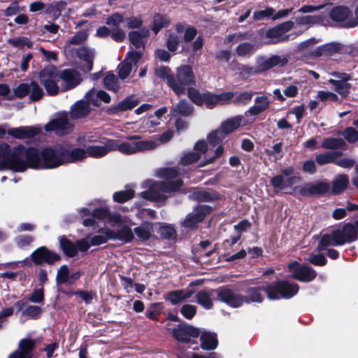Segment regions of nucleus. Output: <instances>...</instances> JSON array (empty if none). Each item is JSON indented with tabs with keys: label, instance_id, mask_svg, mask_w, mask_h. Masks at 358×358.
<instances>
[{
	"label": "nucleus",
	"instance_id": "nucleus-49",
	"mask_svg": "<svg viewBox=\"0 0 358 358\" xmlns=\"http://www.w3.org/2000/svg\"><path fill=\"white\" fill-rule=\"evenodd\" d=\"M138 103V101L132 96L127 97V99L120 101L116 106V110L120 111L131 110Z\"/></svg>",
	"mask_w": 358,
	"mask_h": 358
},
{
	"label": "nucleus",
	"instance_id": "nucleus-34",
	"mask_svg": "<svg viewBox=\"0 0 358 358\" xmlns=\"http://www.w3.org/2000/svg\"><path fill=\"white\" fill-rule=\"evenodd\" d=\"M299 180V177L285 178L284 175L274 176L271 180L273 187L278 190L291 187Z\"/></svg>",
	"mask_w": 358,
	"mask_h": 358
},
{
	"label": "nucleus",
	"instance_id": "nucleus-40",
	"mask_svg": "<svg viewBox=\"0 0 358 358\" xmlns=\"http://www.w3.org/2000/svg\"><path fill=\"white\" fill-rule=\"evenodd\" d=\"M106 220L112 227H121L122 224H132L131 220L128 217H122L117 213L109 212Z\"/></svg>",
	"mask_w": 358,
	"mask_h": 358
},
{
	"label": "nucleus",
	"instance_id": "nucleus-21",
	"mask_svg": "<svg viewBox=\"0 0 358 358\" xmlns=\"http://www.w3.org/2000/svg\"><path fill=\"white\" fill-rule=\"evenodd\" d=\"M41 132V128L39 126H22L12 128L8 131V134L17 139L31 138Z\"/></svg>",
	"mask_w": 358,
	"mask_h": 358
},
{
	"label": "nucleus",
	"instance_id": "nucleus-56",
	"mask_svg": "<svg viewBox=\"0 0 358 358\" xmlns=\"http://www.w3.org/2000/svg\"><path fill=\"white\" fill-rule=\"evenodd\" d=\"M254 94V92H244L240 93L236 96L234 102L244 105L248 104L251 101Z\"/></svg>",
	"mask_w": 358,
	"mask_h": 358
},
{
	"label": "nucleus",
	"instance_id": "nucleus-16",
	"mask_svg": "<svg viewBox=\"0 0 358 358\" xmlns=\"http://www.w3.org/2000/svg\"><path fill=\"white\" fill-rule=\"evenodd\" d=\"M351 16L350 10L346 6H336L329 12V17L343 27H354L355 25Z\"/></svg>",
	"mask_w": 358,
	"mask_h": 358
},
{
	"label": "nucleus",
	"instance_id": "nucleus-42",
	"mask_svg": "<svg viewBox=\"0 0 358 358\" xmlns=\"http://www.w3.org/2000/svg\"><path fill=\"white\" fill-rule=\"evenodd\" d=\"M348 185V178L345 175H340L337 176L333 182L332 192L334 194H339L346 189Z\"/></svg>",
	"mask_w": 358,
	"mask_h": 358
},
{
	"label": "nucleus",
	"instance_id": "nucleus-46",
	"mask_svg": "<svg viewBox=\"0 0 358 358\" xmlns=\"http://www.w3.org/2000/svg\"><path fill=\"white\" fill-rule=\"evenodd\" d=\"M104 85L106 89L113 92H117L120 86L117 77L111 73H108L103 79Z\"/></svg>",
	"mask_w": 358,
	"mask_h": 358
},
{
	"label": "nucleus",
	"instance_id": "nucleus-27",
	"mask_svg": "<svg viewBox=\"0 0 358 358\" xmlns=\"http://www.w3.org/2000/svg\"><path fill=\"white\" fill-rule=\"evenodd\" d=\"M342 45L337 43H331L317 48L312 52L314 57H330L341 52Z\"/></svg>",
	"mask_w": 358,
	"mask_h": 358
},
{
	"label": "nucleus",
	"instance_id": "nucleus-31",
	"mask_svg": "<svg viewBox=\"0 0 358 358\" xmlns=\"http://www.w3.org/2000/svg\"><path fill=\"white\" fill-rule=\"evenodd\" d=\"M126 138L129 141H136L137 152L152 150L159 145V143L155 140L141 141V136L138 135L128 136Z\"/></svg>",
	"mask_w": 358,
	"mask_h": 358
},
{
	"label": "nucleus",
	"instance_id": "nucleus-30",
	"mask_svg": "<svg viewBox=\"0 0 358 358\" xmlns=\"http://www.w3.org/2000/svg\"><path fill=\"white\" fill-rule=\"evenodd\" d=\"M65 163L75 162L85 159L87 157V148H75L70 150L67 145H64Z\"/></svg>",
	"mask_w": 358,
	"mask_h": 358
},
{
	"label": "nucleus",
	"instance_id": "nucleus-61",
	"mask_svg": "<svg viewBox=\"0 0 358 358\" xmlns=\"http://www.w3.org/2000/svg\"><path fill=\"white\" fill-rule=\"evenodd\" d=\"M196 308L190 304L184 305L181 308L182 315L187 319H192L196 314Z\"/></svg>",
	"mask_w": 358,
	"mask_h": 358
},
{
	"label": "nucleus",
	"instance_id": "nucleus-4",
	"mask_svg": "<svg viewBox=\"0 0 358 358\" xmlns=\"http://www.w3.org/2000/svg\"><path fill=\"white\" fill-rule=\"evenodd\" d=\"M20 145L11 147L6 143L0 144V171L9 169L15 172H22L24 167L20 160Z\"/></svg>",
	"mask_w": 358,
	"mask_h": 358
},
{
	"label": "nucleus",
	"instance_id": "nucleus-33",
	"mask_svg": "<svg viewBox=\"0 0 358 358\" xmlns=\"http://www.w3.org/2000/svg\"><path fill=\"white\" fill-rule=\"evenodd\" d=\"M34 346L31 340L23 339L19 344V350L11 354L8 358H29V354Z\"/></svg>",
	"mask_w": 358,
	"mask_h": 358
},
{
	"label": "nucleus",
	"instance_id": "nucleus-35",
	"mask_svg": "<svg viewBox=\"0 0 358 358\" xmlns=\"http://www.w3.org/2000/svg\"><path fill=\"white\" fill-rule=\"evenodd\" d=\"M217 290H208V291H201L196 294L197 303L204 307L206 309H210L213 307V298L216 294L218 297V291Z\"/></svg>",
	"mask_w": 358,
	"mask_h": 358
},
{
	"label": "nucleus",
	"instance_id": "nucleus-18",
	"mask_svg": "<svg viewBox=\"0 0 358 358\" xmlns=\"http://www.w3.org/2000/svg\"><path fill=\"white\" fill-rule=\"evenodd\" d=\"M31 258V260L38 265L42 264L43 263L52 264L59 259V256L43 246L33 252Z\"/></svg>",
	"mask_w": 358,
	"mask_h": 358
},
{
	"label": "nucleus",
	"instance_id": "nucleus-53",
	"mask_svg": "<svg viewBox=\"0 0 358 358\" xmlns=\"http://www.w3.org/2000/svg\"><path fill=\"white\" fill-rule=\"evenodd\" d=\"M344 141L341 138H329L324 140L322 146L327 149H335L343 145Z\"/></svg>",
	"mask_w": 358,
	"mask_h": 358
},
{
	"label": "nucleus",
	"instance_id": "nucleus-63",
	"mask_svg": "<svg viewBox=\"0 0 358 358\" xmlns=\"http://www.w3.org/2000/svg\"><path fill=\"white\" fill-rule=\"evenodd\" d=\"M159 233L162 236L168 239L172 238L176 235L175 229L172 227L168 225L161 226Z\"/></svg>",
	"mask_w": 358,
	"mask_h": 358
},
{
	"label": "nucleus",
	"instance_id": "nucleus-25",
	"mask_svg": "<svg viewBox=\"0 0 358 358\" xmlns=\"http://www.w3.org/2000/svg\"><path fill=\"white\" fill-rule=\"evenodd\" d=\"M150 31L146 28H143L139 31H132L129 33V40L130 43L137 49L144 48L147 38Z\"/></svg>",
	"mask_w": 358,
	"mask_h": 358
},
{
	"label": "nucleus",
	"instance_id": "nucleus-20",
	"mask_svg": "<svg viewBox=\"0 0 358 358\" xmlns=\"http://www.w3.org/2000/svg\"><path fill=\"white\" fill-rule=\"evenodd\" d=\"M287 62L288 59L285 56L273 55L269 58L259 57L257 59V71L261 73L276 66H283Z\"/></svg>",
	"mask_w": 358,
	"mask_h": 358
},
{
	"label": "nucleus",
	"instance_id": "nucleus-62",
	"mask_svg": "<svg viewBox=\"0 0 358 358\" xmlns=\"http://www.w3.org/2000/svg\"><path fill=\"white\" fill-rule=\"evenodd\" d=\"M110 36L117 43L122 42L126 37L125 32L120 27L112 28Z\"/></svg>",
	"mask_w": 358,
	"mask_h": 358
},
{
	"label": "nucleus",
	"instance_id": "nucleus-10",
	"mask_svg": "<svg viewBox=\"0 0 358 358\" xmlns=\"http://www.w3.org/2000/svg\"><path fill=\"white\" fill-rule=\"evenodd\" d=\"M142 57L140 51L129 52L124 60L118 65V76L120 79L127 78L132 72H135L138 67V62Z\"/></svg>",
	"mask_w": 358,
	"mask_h": 358
},
{
	"label": "nucleus",
	"instance_id": "nucleus-28",
	"mask_svg": "<svg viewBox=\"0 0 358 358\" xmlns=\"http://www.w3.org/2000/svg\"><path fill=\"white\" fill-rule=\"evenodd\" d=\"M113 151L118 150L124 155H133L137 153L136 141H121L111 139Z\"/></svg>",
	"mask_w": 358,
	"mask_h": 358
},
{
	"label": "nucleus",
	"instance_id": "nucleus-51",
	"mask_svg": "<svg viewBox=\"0 0 358 358\" xmlns=\"http://www.w3.org/2000/svg\"><path fill=\"white\" fill-rule=\"evenodd\" d=\"M134 195V191L129 188L114 193L113 199L116 202L123 203L131 199Z\"/></svg>",
	"mask_w": 358,
	"mask_h": 358
},
{
	"label": "nucleus",
	"instance_id": "nucleus-5",
	"mask_svg": "<svg viewBox=\"0 0 358 358\" xmlns=\"http://www.w3.org/2000/svg\"><path fill=\"white\" fill-rule=\"evenodd\" d=\"M194 150L196 151L195 152H188L182 157L180 165H189L198 161L202 154L207 153L205 158L206 162L201 165V166H203L213 163L217 157L222 155L224 151L222 146L220 145L214 151V155L208 157L210 148L208 147L206 143L203 141H198L194 145Z\"/></svg>",
	"mask_w": 358,
	"mask_h": 358
},
{
	"label": "nucleus",
	"instance_id": "nucleus-39",
	"mask_svg": "<svg viewBox=\"0 0 358 358\" xmlns=\"http://www.w3.org/2000/svg\"><path fill=\"white\" fill-rule=\"evenodd\" d=\"M193 107L185 100H181L179 103L176 105L171 110V113L173 116H178L179 115L188 116L192 114Z\"/></svg>",
	"mask_w": 358,
	"mask_h": 358
},
{
	"label": "nucleus",
	"instance_id": "nucleus-54",
	"mask_svg": "<svg viewBox=\"0 0 358 358\" xmlns=\"http://www.w3.org/2000/svg\"><path fill=\"white\" fill-rule=\"evenodd\" d=\"M334 160L335 155L332 152H327L325 153L318 155L316 157V162L320 165L333 162Z\"/></svg>",
	"mask_w": 358,
	"mask_h": 358
},
{
	"label": "nucleus",
	"instance_id": "nucleus-36",
	"mask_svg": "<svg viewBox=\"0 0 358 358\" xmlns=\"http://www.w3.org/2000/svg\"><path fill=\"white\" fill-rule=\"evenodd\" d=\"M201 347L203 350H210L217 348L218 341L215 333L204 331H200Z\"/></svg>",
	"mask_w": 358,
	"mask_h": 358
},
{
	"label": "nucleus",
	"instance_id": "nucleus-15",
	"mask_svg": "<svg viewBox=\"0 0 358 358\" xmlns=\"http://www.w3.org/2000/svg\"><path fill=\"white\" fill-rule=\"evenodd\" d=\"M187 93L189 98L196 105H206L208 108H213L218 106L216 94L206 92L201 94L193 88H189Z\"/></svg>",
	"mask_w": 358,
	"mask_h": 358
},
{
	"label": "nucleus",
	"instance_id": "nucleus-59",
	"mask_svg": "<svg viewBox=\"0 0 358 358\" xmlns=\"http://www.w3.org/2000/svg\"><path fill=\"white\" fill-rule=\"evenodd\" d=\"M86 102L91 103L94 106L99 105V90L96 89H92L85 95Z\"/></svg>",
	"mask_w": 358,
	"mask_h": 358
},
{
	"label": "nucleus",
	"instance_id": "nucleus-23",
	"mask_svg": "<svg viewBox=\"0 0 358 358\" xmlns=\"http://www.w3.org/2000/svg\"><path fill=\"white\" fill-rule=\"evenodd\" d=\"M111 139L105 141L103 145H92L87 147V156L94 158H100L106 156L113 151Z\"/></svg>",
	"mask_w": 358,
	"mask_h": 358
},
{
	"label": "nucleus",
	"instance_id": "nucleus-9",
	"mask_svg": "<svg viewBox=\"0 0 358 358\" xmlns=\"http://www.w3.org/2000/svg\"><path fill=\"white\" fill-rule=\"evenodd\" d=\"M73 125L69 120V114L66 112L59 113L53 120L46 124V131H55L58 135L67 134L73 130Z\"/></svg>",
	"mask_w": 358,
	"mask_h": 358
},
{
	"label": "nucleus",
	"instance_id": "nucleus-41",
	"mask_svg": "<svg viewBox=\"0 0 358 358\" xmlns=\"http://www.w3.org/2000/svg\"><path fill=\"white\" fill-rule=\"evenodd\" d=\"M256 50L255 45L250 43H242L237 46L236 52L239 57H250L255 52Z\"/></svg>",
	"mask_w": 358,
	"mask_h": 358
},
{
	"label": "nucleus",
	"instance_id": "nucleus-14",
	"mask_svg": "<svg viewBox=\"0 0 358 358\" xmlns=\"http://www.w3.org/2000/svg\"><path fill=\"white\" fill-rule=\"evenodd\" d=\"M335 79H329L328 82L333 85L334 90L342 96H348L352 87V85L349 83L351 77L349 74L341 72H332L330 73Z\"/></svg>",
	"mask_w": 358,
	"mask_h": 358
},
{
	"label": "nucleus",
	"instance_id": "nucleus-32",
	"mask_svg": "<svg viewBox=\"0 0 358 358\" xmlns=\"http://www.w3.org/2000/svg\"><path fill=\"white\" fill-rule=\"evenodd\" d=\"M90 108L85 101H78L71 108L70 116L73 120L85 117L90 113Z\"/></svg>",
	"mask_w": 358,
	"mask_h": 358
},
{
	"label": "nucleus",
	"instance_id": "nucleus-17",
	"mask_svg": "<svg viewBox=\"0 0 358 358\" xmlns=\"http://www.w3.org/2000/svg\"><path fill=\"white\" fill-rule=\"evenodd\" d=\"M59 78L62 90H69L76 87L81 82L80 74L73 69H64L59 71Z\"/></svg>",
	"mask_w": 358,
	"mask_h": 358
},
{
	"label": "nucleus",
	"instance_id": "nucleus-29",
	"mask_svg": "<svg viewBox=\"0 0 358 358\" xmlns=\"http://www.w3.org/2000/svg\"><path fill=\"white\" fill-rule=\"evenodd\" d=\"M77 56L85 64L83 65V69L85 71H90L93 67V59L94 57V50L87 47H80L76 50Z\"/></svg>",
	"mask_w": 358,
	"mask_h": 358
},
{
	"label": "nucleus",
	"instance_id": "nucleus-11",
	"mask_svg": "<svg viewBox=\"0 0 358 358\" xmlns=\"http://www.w3.org/2000/svg\"><path fill=\"white\" fill-rule=\"evenodd\" d=\"M14 93L18 98L29 95L32 101L41 99L44 94L43 89L35 81L30 83H21L15 89Z\"/></svg>",
	"mask_w": 358,
	"mask_h": 358
},
{
	"label": "nucleus",
	"instance_id": "nucleus-47",
	"mask_svg": "<svg viewBox=\"0 0 358 358\" xmlns=\"http://www.w3.org/2000/svg\"><path fill=\"white\" fill-rule=\"evenodd\" d=\"M180 41L181 38L180 36L175 33L170 32L168 34L166 39V47L168 50L171 52H175L178 50Z\"/></svg>",
	"mask_w": 358,
	"mask_h": 358
},
{
	"label": "nucleus",
	"instance_id": "nucleus-64",
	"mask_svg": "<svg viewBox=\"0 0 358 358\" xmlns=\"http://www.w3.org/2000/svg\"><path fill=\"white\" fill-rule=\"evenodd\" d=\"M343 136L350 143H355L358 141V131L352 127H348L344 131Z\"/></svg>",
	"mask_w": 358,
	"mask_h": 358
},
{
	"label": "nucleus",
	"instance_id": "nucleus-55",
	"mask_svg": "<svg viewBox=\"0 0 358 358\" xmlns=\"http://www.w3.org/2000/svg\"><path fill=\"white\" fill-rule=\"evenodd\" d=\"M124 21V17L119 13H114L109 16L106 21V23L112 28L119 27L120 23Z\"/></svg>",
	"mask_w": 358,
	"mask_h": 358
},
{
	"label": "nucleus",
	"instance_id": "nucleus-13",
	"mask_svg": "<svg viewBox=\"0 0 358 358\" xmlns=\"http://www.w3.org/2000/svg\"><path fill=\"white\" fill-rule=\"evenodd\" d=\"M173 335L178 341L185 343H196L194 341L200 335V330L186 324H181L173 330Z\"/></svg>",
	"mask_w": 358,
	"mask_h": 358
},
{
	"label": "nucleus",
	"instance_id": "nucleus-37",
	"mask_svg": "<svg viewBox=\"0 0 358 358\" xmlns=\"http://www.w3.org/2000/svg\"><path fill=\"white\" fill-rule=\"evenodd\" d=\"M193 292L189 290H176L169 292L166 295V300L169 301L172 304L176 305L192 296Z\"/></svg>",
	"mask_w": 358,
	"mask_h": 358
},
{
	"label": "nucleus",
	"instance_id": "nucleus-7",
	"mask_svg": "<svg viewBox=\"0 0 358 358\" xmlns=\"http://www.w3.org/2000/svg\"><path fill=\"white\" fill-rule=\"evenodd\" d=\"M38 78L49 95L54 96L59 92V71L56 66L48 65L44 67L39 72Z\"/></svg>",
	"mask_w": 358,
	"mask_h": 358
},
{
	"label": "nucleus",
	"instance_id": "nucleus-12",
	"mask_svg": "<svg viewBox=\"0 0 358 358\" xmlns=\"http://www.w3.org/2000/svg\"><path fill=\"white\" fill-rule=\"evenodd\" d=\"M289 271L292 273V277L302 282H310L315 278L316 271L309 266L300 264L294 261L288 266Z\"/></svg>",
	"mask_w": 358,
	"mask_h": 358
},
{
	"label": "nucleus",
	"instance_id": "nucleus-43",
	"mask_svg": "<svg viewBox=\"0 0 358 358\" xmlns=\"http://www.w3.org/2000/svg\"><path fill=\"white\" fill-rule=\"evenodd\" d=\"M59 243L61 248L62 249L64 254L69 257H73L76 255L78 249L76 245L69 241L64 237L59 238Z\"/></svg>",
	"mask_w": 358,
	"mask_h": 358
},
{
	"label": "nucleus",
	"instance_id": "nucleus-22",
	"mask_svg": "<svg viewBox=\"0 0 358 358\" xmlns=\"http://www.w3.org/2000/svg\"><path fill=\"white\" fill-rule=\"evenodd\" d=\"M210 212V208L206 205L199 206L192 213L188 214L182 222L183 227L193 228L197 223L204 219Z\"/></svg>",
	"mask_w": 358,
	"mask_h": 358
},
{
	"label": "nucleus",
	"instance_id": "nucleus-38",
	"mask_svg": "<svg viewBox=\"0 0 358 358\" xmlns=\"http://www.w3.org/2000/svg\"><path fill=\"white\" fill-rule=\"evenodd\" d=\"M153 224L145 222L134 229V233L141 241L148 240L153 233Z\"/></svg>",
	"mask_w": 358,
	"mask_h": 358
},
{
	"label": "nucleus",
	"instance_id": "nucleus-58",
	"mask_svg": "<svg viewBox=\"0 0 358 358\" xmlns=\"http://www.w3.org/2000/svg\"><path fill=\"white\" fill-rule=\"evenodd\" d=\"M69 268L67 266L63 265L62 266L57 272V282L59 284H62L68 280V276H69Z\"/></svg>",
	"mask_w": 358,
	"mask_h": 358
},
{
	"label": "nucleus",
	"instance_id": "nucleus-44",
	"mask_svg": "<svg viewBox=\"0 0 358 358\" xmlns=\"http://www.w3.org/2000/svg\"><path fill=\"white\" fill-rule=\"evenodd\" d=\"M170 24V20L164 15L157 14L153 17V26L152 29L158 33L159 30L167 27Z\"/></svg>",
	"mask_w": 358,
	"mask_h": 358
},
{
	"label": "nucleus",
	"instance_id": "nucleus-3",
	"mask_svg": "<svg viewBox=\"0 0 358 358\" xmlns=\"http://www.w3.org/2000/svg\"><path fill=\"white\" fill-rule=\"evenodd\" d=\"M179 173L180 171L173 168L159 169L157 171V176L164 178L166 180L161 183H156L152 180L145 181L143 185L145 187H149V189L141 192V196L152 201H164L166 199L164 193L177 191L182 186L181 180H173Z\"/></svg>",
	"mask_w": 358,
	"mask_h": 358
},
{
	"label": "nucleus",
	"instance_id": "nucleus-6",
	"mask_svg": "<svg viewBox=\"0 0 358 358\" xmlns=\"http://www.w3.org/2000/svg\"><path fill=\"white\" fill-rule=\"evenodd\" d=\"M194 83L192 68L188 65L182 66L177 69L176 76L168 77V85L177 95L185 93L186 87Z\"/></svg>",
	"mask_w": 358,
	"mask_h": 358
},
{
	"label": "nucleus",
	"instance_id": "nucleus-48",
	"mask_svg": "<svg viewBox=\"0 0 358 358\" xmlns=\"http://www.w3.org/2000/svg\"><path fill=\"white\" fill-rule=\"evenodd\" d=\"M343 228H339L332 232V241L334 246L343 245L346 243H349Z\"/></svg>",
	"mask_w": 358,
	"mask_h": 358
},
{
	"label": "nucleus",
	"instance_id": "nucleus-52",
	"mask_svg": "<svg viewBox=\"0 0 358 358\" xmlns=\"http://www.w3.org/2000/svg\"><path fill=\"white\" fill-rule=\"evenodd\" d=\"M342 228L344 231L343 233H345L349 243L353 242L357 239L358 234L357 229L353 224L348 223L345 224Z\"/></svg>",
	"mask_w": 358,
	"mask_h": 358
},
{
	"label": "nucleus",
	"instance_id": "nucleus-1",
	"mask_svg": "<svg viewBox=\"0 0 358 358\" xmlns=\"http://www.w3.org/2000/svg\"><path fill=\"white\" fill-rule=\"evenodd\" d=\"M260 289L267 294V297L269 299L275 300L292 297L298 292L299 286L295 283L280 281L275 285H267L266 287L259 288H249L246 292L247 295L245 297L228 288H222L217 293L220 301L231 307L237 308L242 306L244 303L262 302L263 297L259 293Z\"/></svg>",
	"mask_w": 358,
	"mask_h": 358
},
{
	"label": "nucleus",
	"instance_id": "nucleus-8",
	"mask_svg": "<svg viewBox=\"0 0 358 358\" xmlns=\"http://www.w3.org/2000/svg\"><path fill=\"white\" fill-rule=\"evenodd\" d=\"M244 120V117L239 115L227 120L222 123L220 129L208 135V140L212 146H215L221 142L227 134L237 129Z\"/></svg>",
	"mask_w": 358,
	"mask_h": 358
},
{
	"label": "nucleus",
	"instance_id": "nucleus-45",
	"mask_svg": "<svg viewBox=\"0 0 358 358\" xmlns=\"http://www.w3.org/2000/svg\"><path fill=\"white\" fill-rule=\"evenodd\" d=\"M66 3L64 1L54 2L47 6L45 13L52 15L54 17L60 15L61 12L65 8Z\"/></svg>",
	"mask_w": 358,
	"mask_h": 358
},
{
	"label": "nucleus",
	"instance_id": "nucleus-57",
	"mask_svg": "<svg viewBox=\"0 0 358 358\" xmlns=\"http://www.w3.org/2000/svg\"><path fill=\"white\" fill-rule=\"evenodd\" d=\"M218 105H224L230 103L234 97V94L231 92H225L221 94H216Z\"/></svg>",
	"mask_w": 358,
	"mask_h": 358
},
{
	"label": "nucleus",
	"instance_id": "nucleus-60",
	"mask_svg": "<svg viewBox=\"0 0 358 358\" xmlns=\"http://www.w3.org/2000/svg\"><path fill=\"white\" fill-rule=\"evenodd\" d=\"M308 261L316 266H324L327 263V259L323 255L311 254L308 258Z\"/></svg>",
	"mask_w": 358,
	"mask_h": 358
},
{
	"label": "nucleus",
	"instance_id": "nucleus-19",
	"mask_svg": "<svg viewBox=\"0 0 358 358\" xmlns=\"http://www.w3.org/2000/svg\"><path fill=\"white\" fill-rule=\"evenodd\" d=\"M331 190V185L327 181L308 182L305 184L299 190L302 196L323 194Z\"/></svg>",
	"mask_w": 358,
	"mask_h": 358
},
{
	"label": "nucleus",
	"instance_id": "nucleus-50",
	"mask_svg": "<svg viewBox=\"0 0 358 358\" xmlns=\"http://www.w3.org/2000/svg\"><path fill=\"white\" fill-rule=\"evenodd\" d=\"M274 8L267 7L264 10H257L253 13L254 20H264L265 19H271L273 20Z\"/></svg>",
	"mask_w": 358,
	"mask_h": 358
},
{
	"label": "nucleus",
	"instance_id": "nucleus-2",
	"mask_svg": "<svg viewBox=\"0 0 358 358\" xmlns=\"http://www.w3.org/2000/svg\"><path fill=\"white\" fill-rule=\"evenodd\" d=\"M20 160L24 164L22 172L31 169H54L65 163L64 145L47 148L41 151L34 148H26L20 145Z\"/></svg>",
	"mask_w": 358,
	"mask_h": 358
},
{
	"label": "nucleus",
	"instance_id": "nucleus-24",
	"mask_svg": "<svg viewBox=\"0 0 358 358\" xmlns=\"http://www.w3.org/2000/svg\"><path fill=\"white\" fill-rule=\"evenodd\" d=\"M132 224H122V228L117 231L109 229V238L110 240H119L124 243H129L134 238L133 231L129 227Z\"/></svg>",
	"mask_w": 358,
	"mask_h": 358
},
{
	"label": "nucleus",
	"instance_id": "nucleus-26",
	"mask_svg": "<svg viewBox=\"0 0 358 358\" xmlns=\"http://www.w3.org/2000/svg\"><path fill=\"white\" fill-rule=\"evenodd\" d=\"M270 105L268 98L261 94L255 99V105L250 107L246 112L245 115H257L266 110Z\"/></svg>",
	"mask_w": 358,
	"mask_h": 358
}]
</instances>
